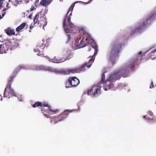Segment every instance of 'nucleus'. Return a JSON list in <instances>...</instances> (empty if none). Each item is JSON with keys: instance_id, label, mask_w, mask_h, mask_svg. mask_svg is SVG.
<instances>
[{"instance_id": "f257e3e1", "label": "nucleus", "mask_w": 156, "mask_h": 156, "mask_svg": "<svg viewBox=\"0 0 156 156\" xmlns=\"http://www.w3.org/2000/svg\"><path fill=\"white\" fill-rule=\"evenodd\" d=\"M134 67V64L132 63L128 66H124L122 67L120 69L114 72L111 74L107 81L110 82L108 84L105 85L104 87L105 91L109 90L113 87V85L111 83L114 82L117 80L119 79L121 76L123 77H127L129 73V69L130 68L132 70H133Z\"/></svg>"}, {"instance_id": "f03ea898", "label": "nucleus", "mask_w": 156, "mask_h": 156, "mask_svg": "<svg viewBox=\"0 0 156 156\" xmlns=\"http://www.w3.org/2000/svg\"><path fill=\"white\" fill-rule=\"evenodd\" d=\"M74 3L72 4L71 6L66 14V16L65 18L63 23V26L66 33H68L69 30V27H73L74 26L73 24L71 22V18L70 17L72 15V11L74 6Z\"/></svg>"}, {"instance_id": "7ed1b4c3", "label": "nucleus", "mask_w": 156, "mask_h": 156, "mask_svg": "<svg viewBox=\"0 0 156 156\" xmlns=\"http://www.w3.org/2000/svg\"><path fill=\"white\" fill-rule=\"evenodd\" d=\"M50 39H43L42 42H40L37 46L36 48L34 49V51L38 52L37 53L38 55L42 57L43 56V52L47 48L49 43Z\"/></svg>"}, {"instance_id": "20e7f679", "label": "nucleus", "mask_w": 156, "mask_h": 156, "mask_svg": "<svg viewBox=\"0 0 156 156\" xmlns=\"http://www.w3.org/2000/svg\"><path fill=\"white\" fill-rule=\"evenodd\" d=\"M122 45L118 40L113 41L110 45V54L114 56L117 55L120 52Z\"/></svg>"}, {"instance_id": "39448f33", "label": "nucleus", "mask_w": 156, "mask_h": 156, "mask_svg": "<svg viewBox=\"0 0 156 156\" xmlns=\"http://www.w3.org/2000/svg\"><path fill=\"white\" fill-rule=\"evenodd\" d=\"M18 44L16 43H12L9 41H7L2 44H0V53H5L9 49H13L17 46Z\"/></svg>"}, {"instance_id": "423d86ee", "label": "nucleus", "mask_w": 156, "mask_h": 156, "mask_svg": "<svg viewBox=\"0 0 156 156\" xmlns=\"http://www.w3.org/2000/svg\"><path fill=\"white\" fill-rule=\"evenodd\" d=\"M90 44L93 48L94 49V52L93 55L90 59L89 62L87 63H86L84 64V66H86L88 68H90L95 58V57L98 51L97 45L95 42L94 40L91 41Z\"/></svg>"}, {"instance_id": "0eeeda50", "label": "nucleus", "mask_w": 156, "mask_h": 156, "mask_svg": "<svg viewBox=\"0 0 156 156\" xmlns=\"http://www.w3.org/2000/svg\"><path fill=\"white\" fill-rule=\"evenodd\" d=\"M101 87V86L98 84L93 85L91 88L88 90L87 94L90 95L91 94L93 96H95L100 92Z\"/></svg>"}, {"instance_id": "6e6552de", "label": "nucleus", "mask_w": 156, "mask_h": 156, "mask_svg": "<svg viewBox=\"0 0 156 156\" xmlns=\"http://www.w3.org/2000/svg\"><path fill=\"white\" fill-rule=\"evenodd\" d=\"M39 14L40 13H38L35 15L34 19V24L37 22L38 24L40 23L41 25L42 24L43 25V28L44 29V27L46 26L47 24V20L43 16L40 17L41 21L39 20L38 18L39 17Z\"/></svg>"}, {"instance_id": "1a4fd4ad", "label": "nucleus", "mask_w": 156, "mask_h": 156, "mask_svg": "<svg viewBox=\"0 0 156 156\" xmlns=\"http://www.w3.org/2000/svg\"><path fill=\"white\" fill-rule=\"evenodd\" d=\"M85 42L83 39H81V38H80L79 40L77 39L75 42L74 45L72 44V48L73 50H75L79 48L85 46L87 43H85Z\"/></svg>"}, {"instance_id": "9d476101", "label": "nucleus", "mask_w": 156, "mask_h": 156, "mask_svg": "<svg viewBox=\"0 0 156 156\" xmlns=\"http://www.w3.org/2000/svg\"><path fill=\"white\" fill-rule=\"evenodd\" d=\"M72 112V110L70 111L68 110H65L62 113L58 116L57 118H55V120H57V122L63 120L66 118L69 115V113Z\"/></svg>"}, {"instance_id": "9b49d317", "label": "nucleus", "mask_w": 156, "mask_h": 156, "mask_svg": "<svg viewBox=\"0 0 156 156\" xmlns=\"http://www.w3.org/2000/svg\"><path fill=\"white\" fill-rule=\"evenodd\" d=\"M80 71V69H69L66 70H62L61 73L64 75H68L71 74H74L78 73Z\"/></svg>"}, {"instance_id": "f8f14e48", "label": "nucleus", "mask_w": 156, "mask_h": 156, "mask_svg": "<svg viewBox=\"0 0 156 156\" xmlns=\"http://www.w3.org/2000/svg\"><path fill=\"white\" fill-rule=\"evenodd\" d=\"M68 82L71 87H75L77 86L79 84L80 81L75 77H72L69 78Z\"/></svg>"}, {"instance_id": "ddd939ff", "label": "nucleus", "mask_w": 156, "mask_h": 156, "mask_svg": "<svg viewBox=\"0 0 156 156\" xmlns=\"http://www.w3.org/2000/svg\"><path fill=\"white\" fill-rule=\"evenodd\" d=\"M34 69L37 71L43 70L45 71H48L51 72H53L54 71V69L53 68L49 66H47L43 65L36 66Z\"/></svg>"}, {"instance_id": "4468645a", "label": "nucleus", "mask_w": 156, "mask_h": 156, "mask_svg": "<svg viewBox=\"0 0 156 156\" xmlns=\"http://www.w3.org/2000/svg\"><path fill=\"white\" fill-rule=\"evenodd\" d=\"M15 76L16 74L12 75L10 76L8 80V83L7 86L9 87V93H10L13 96H16V94L13 89L11 87V82L12 80L15 77Z\"/></svg>"}, {"instance_id": "2eb2a0df", "label": "nucleus", "mask_w": 156, "mask_h": 156, "mask_svg": "<svg viewBox=\"0 0 156 156\" xmlns=\"http://www.w3.org/2000/svg\"><path fill=\"white\" fill-rule=\"evenodd\" d=\"M41 107L43 106L44 107H48V110H47L49 112H52L54 113H56L59 111V110L58 109H52V108L50 106H49L47 103L46 102H41Z\"/></svg>"}, {"instance_id": "dca6fc26", "label": "nucleus", "mask_w": 156, "mask_h": 156, "mask_svg": "<svg viewBox=\"0 0 156 156\" xmlns=\"http://www.w3.org/2000/svg\"><path fill=\"white\" fill-rule=\"evenodd\" d=\"M51 2V0H42L40 2V4L43 6H46Z\"/></svg>"}, {"instance_id": "f3484780", "label": "nucleus", "mask_w": 156, "mask_h": 156, "mask_svg": "<svg viewBox=\"0 0 156 156\" xmlns=\"http://www.w3.org/2000/svg\"><path fill=\"white\" fill-rule=\"evenodd\" d=\"M5 32L8 35L10 36L14 35L15 33L13 30H11L10 28H7L5 30Z\"/></svg>"}, {"instance_id": "a211bd4d", "label": "nucleus", "mask_w": 156, "mask_h": 156, "mask_svg": "<svg viewBox=\"0 0 156 156\" xmlns=\"http://www.w3.org/2000/svg\"><path fill=\"white\" fill-rule=\"evenodd\" d=\"M26 25V23H23L21 24L20 26L18 27L16 29V30L17 32H19L23 29Z\"/></svg>"}, {"instance_id": "6ab92c4d", "label": "nucleus", "mask_w": 156, "mask_h": 156, "mask_svg": "<svg viewBox=\"0 0 156 156\" xmlns=\"http://www.w3.org/2000/svg\"><path fill=\"white\" fill-rule=\"evenodd\" d=\"M41 102L37 101L34 104L32 105V107L34 108H36L39 106L41 107Z\"/></svg>"}, {"instance_id": "aec40b11", "label": "nucleus", "mask_w": 156, "mask_h": 156, "mask_svg": "<svg viewBox=\"0 0 156 156\" xmlns=\"http://www.w3.org/2000/svg\"><path fill=\"white\" fill-rule=\"evenodd\" d=\"M9 2H11L12 4H13L14 5H16L20 3V1H19V0H15L14 1H11V0H9Z\"/></svg>"}, {"instance_id": "412c9836", "label": "nucleus", "mask_w": 156, "mask_h": 156, "mask_svg": "<svg viewBox=\"0 0 156 156\" xmlns=\"http://www.w3.org/2000/svg\"><path fill=\"white\" fill-rule=\"evenodd\" d=\"M8 88V86H7L5 89L4 93V96L5 97H7L9 96V92L6 91V90Z\"/></svg>"}, {"instance_id": "4be33fe9", "label": "nucleus", "mask_w": 156, "mask_h": 156, "mask_svg": "<svg viewBox=\"0 0 156 156\" xmlns=\"http://www.w3.org/2000/svg\"><path fill=\"white\" fill-rule=\"evenodd\" d=\"M105 73H103L101 77V82L102 83H105L106 81H105Z\"/></svg>"}, {"instance_id": "5701e85b", "label": "nucleus", "mask_w": 156, "mask_h": 156, "mask_svg": "<svg viewBox=\"0 0 156 156\" xmlns=\"http://www.w3.org/2000/svg\"><path fill=\"white\" fill-rule=\"evenodd\" d=\"M52 62H53L55 63H59V61L56 58V57H55L53 59H52Z\"/></svg>"}, {"instance_id": "b1692460", "label": "nucleus", "mask_w": 156, "mask_h": 156, "mask_svg": "<svg viewBox=\"0 0 156 156\" xmlns=\"http://www.w3.org/2000/svg\"><path fill=\"white\" fill-rule=\"evenodd\" d=\"M67 41H66V43L69 42L70 41L71 38L70 35L69 34H67Z\"/></svg>"}, {"instance_id": "393cba45", "label": "nucleus", "mask_w": 156, "mask_h": 156, "mask_svg": "<svg viewBox=\"0 0 156 156\" xmlns=\"http://www.w3.org/2000/svg\"><path fill=\"white\" fill-rule=\"evenodd\" d=\"M6 6H7V8H5L3 10V11H5V10H6V9H8V8H9V7H11V6L10 5H9V3H8L6 5Z\"/></svg>"}, {"instance_id": "a878e982", "label": "nucleus", "mask_w": 156, "mask_h": 156, "mask_svg": "<svg viewBox=\"0 0 156 156\" xmlns=\"http://www.w3.org/2000/svg\"><path fill=\"white\" fill-rule=\"evenodd\" d=\"M143 118H144V119H146V120H152L153 119H150L149 118H147V117H146L144 115L143 116Z\"/></svg>"}, {"instance_id": "bb28decb", "label": "nucleus", "mask_w": 156, "mask_h": 156, "mask_svg": "<svg viewBox=\"0 0 156 156\" xmlns=\"http://www.w3.org/2000/svg\"><path fill=\"white\" fill-rule=\"evenodd\" d=\"M3 0H0V9L3 6L2 5L3 3L2 2V1Z\"/></svg>"}, {"instance_id": "cd10ccee", "label": "nucleus", "mask_w": 156, "mask_h": 156, "mask_svg": "<svg viewBox=\"0 0 156 156\" xmlns=\"http://www.w3.org/2000/svg\"><path fill=\"white\" fill-rule=\"evenodd\" d=\"M69 56L68 57V58H69L70 59V58H71L72 56H73V55L72 54V53L70 51H69Z\"/></svg>"}, {"instance_id": "c85d7f7f", "label": "nucleus", "mask_w": 156, "mask_h": 156, "mask_svg": "<svg viewBox=\"0 0 156 156\" xmlns=\"http://www.w3.org/2000/svg\"><path fill=\"white\" fill-rule=\"evenodd\" d=\"M18 69L19 70L21 69H25V66H20L18 68Z\"/></svg>"}, {"instance_id": "c756f323", "label": "nucleus", "mask_w": 156, "mask_h": 156, "mask_svg": "<svg viewBox=\"0 0 156 156\" xmlns=\"http://www.w3.org/2000/svg\"><path fill=\"white\" fill-rule=\"evenodd\" d=\"M36 8H34V6H32L31 8H30V11H32L33 10L35 9Z\"/></svg>"}, {"instance_id": "7c9ffc66", "label": "nucleus", "mask_w": 156, "mask_h": 156, "mask_svg": "<svg viewBox=\"0 0 156 156\" xmlns=\"http://www.w3.org/2000/svg\"><path fill=\"white\" fill-rule=\"evenodd\" d=\"M154 87V85L153 82H151V83L150 86V88H152Z\"/></svg>"}, {"instance_id": "2f4dec72", "label": "nucleus", "mask_w": 156, "mask_h": 156, "mask_svg": "<svg viewBox=\"0 0 156 156\" xmlns=\"http://www.w3.org/2000/svg\"><path fill=\"white\" fill-rule=\"evenodd\" d=\"M156 52V48L154 49V50L153 51V52H152L151 53V57L154 54V52Z\"/></svg>"}, {"instance_id": "473e14b6", "label": "nucleus", "mask_w": 156, "mask_h": 156, "mask_svg": "<svg viewBox=\"0 0 156 156\" xmlns=\"http://www.w3.org/2000/svg\"><path fill=\"white\" fill-rule=\"evenodd\" d=\"M5 14V13H3L2 14V16H1L0 15V19H1L4 16Z\"/></svg>"}, {"instance_id": "72a5a7b5", "label": "nucleus", "mask_w": 156, "mask_h": 156, "mask_svg": "<svg viewBox=\"0 0 156 156\" xmlns=\"http://www.w3.org/2000/svg\"><path fill=\"white\" fill-rule=\"evenodd\" d=\"M39 2V0H36L35 2V4L38 3Z\"/></svg>"}, {"instance_id": "f704fd0d", "label": "nucleus", "mask_w": 156, "mask_h": 156, "mask_svg": "<svg viewBox=\"0 0 156 156\" xmlns=\"http://www.w3.org/2000/svg\"><path fill=\"white\" fill-rule=\"evenodd\" d=\"M149 113H150V115L151 116H152L153 115V113L151 112H149Z\"/></svg>"}, {"instance_id": "c9c22d12", "label": "nucleus", "mask_w": 156, "mask_h": 156, "mask_svg": "<svg viewBox=\"0 0 156 156\" xmlns=\"http://www.w3.org/2000/svg\"><path fill=\"white\" fill-rule=\"evenodd\" d=\"M44 115L45 117H47V118H49V116L47 114H44Z\"/></svg>"}, {"instance_id": "e433bc0d", "label": "nucleus", "mask_w": 156, "mask_h": 156, "mask_svg": "<svg viewBox=\"0 0 156 156\" xmlns=\"http://www.w3.org/2000/svg\"><path fill=\"white\" fill-rule=\"evenodd\" d=\"M2 97L1 95H0V100L2 101Z\"/></svg>"}, {"instance_id": "4c0bfd02", "label": "nucleus", "mask_w": 156, "mask_h": 156, "mask_svg": "<svg viewBox=\"0 0 156 156\" xmlns=\"http://www.w3.org/2000/svg\"><path fill=\"white\" fill-rule=\"evenodd\" d=\"M31 16H32V15H30L29 16V17L30 18V19L31 18Z\"/></svg>"}, {"instance_id": "58836bf2", "label": "nucleus", "mask_w": 156, "mask_h": 156, "mask_svg": "<svg viewBox=\"0 0 156 156\" xmlns=\"http://www.w3.org/2000/svg\"><path fill=\"white\" fill-rule=\"evenodd\" d=\"M92 1V0H90L89 2H88V3H90V2H91Z\"/></svg>"}, {"instance_id": "ea45409f", "label": "nucleus", "mask_w": 156, "mask_h": 156, "mask_svg": "<svg viewBox=\"0 0 156 156\" xmlns=\"http://www.w3.org/2000/svg\"><path fill=\"white\" fill-rule=\"evenodd\" d=\"M66 87L67 88H68V87L67 86V84H66Z\"/></svg>"}, {"instance_id": "a19ab883", "label": "nucleus", "mask_w": 156, "mask_h": 156, "mask_svg": "<svg viewBox=\"0 0 156 156\" xmlns=\"http://www.w3.org/2000/svg\"><path fill=\"white\" fill-rule=\"evenodd\" d=\"M31 28H32V27L31 26H30V29H31Z\"/></svg>"}, {"instance_id": "79ce46f5", "label": "nucleus", "mask_w": 156, "mask_h": 156, "mask_svg": "<svg viewBox=\"0 0 156 156\" xmlns=\"http://www.w3.org/2000/svg\"><path fill=\"white\" fill-rule=\"evenodd\" d=\"M85 40H86V41H87V38H86Z\"/></svg>"}]
</instances>
